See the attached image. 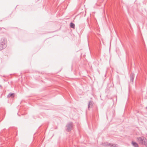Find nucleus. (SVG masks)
<instances>
[{"instance_id": "9", "label": "nucleus", "mask_w": 147, "mask_h": 147, "mask_svg": "<svg viewBox=\"0 0 147 147\" xmlns=\"http://www.w3.org/2000/svg\"><path fill=\"white\" fill-rule=\"evenodd\" d=\"M108 146L110 147H115L116 146V144H113L110 143H108Z\"/></svg>"}, {"instance_id": "12", "label": "nucleus", "mask_w": 147, "mask_h": 147, "mask_svg": "<svg viewBox=\"0 0 147 147\" xmlns=\"http://www.w3.org/2000/svg\"><path fill=\"white\" fill-rule=\"evenodd\" d=\"M2 94H1V96H0V98H1V96H2Z\"/></svg>"}, {"instance_id": "1", "label": "nucleus", "mask_w": 147, "mask_h": 147, "mask_svg": "<svg viewBox=\"0 0 147 147\" xmlns=\"http://www.w3.org/2000/svg\"><path fill=\"white\" fill-rule=\"evenodd\" d=\"M7 46V40L5 38H3L0 40V51L4 49Z\"/></svg>"}, {"instance_id": "4", "label": "nucleus", "mask_w": 147, "mask_h": 147, "mask_svg": "<svg viewBox=\"0 0 147 147\" xmlns=\"http://www.w3.org/2000/svg\"><path fill=\"white\" fill-rule=\"evenodd\" d=\"M94 104V102L93 101H89L88 103V109H89L90 107H92V106H93Z\"/></svg>"}, {"instance_id": "10", "label": "nucleus", "mask_w": 147, "mask_h": 147, "mask_svg": "<svg viewBox=\"0 0 147 147\" xmlns=\"http://www.w3.org/2000/svg\"><path fill=\"white\" fill-rule=\"evenodd\" d=\"M108 143L106 142V143H105L104 144V145L105 146H108Z\"/></svg>"}, {"instance_id": "7", "label": "nucleus", "mask_w": 147, "mask_h": 147, "mask_svg": "<svg viewBox=\"0 0 147 147\" xmlns=\"http://www.w3.org/2000/svg\"><path fill=\"white\" fill-rule=\"evenodd\" d=\"M131 143L134 147H139L138 145L136 142L132 141Z\"/></svg>"}, {"instance_id": "3", "label": "nucleus", "mask_w": 147, "mask_h": 147, "mask_svg": "<svg viewBox=\"0 0 147 147\" xmlns=\"http://www.w3.org/2000/svg\"><path fill=\"white\" fill-rule=\"evenodd\" d=\"M72 126V123L71 122L69 123L66 125V131L68 132L70 131L71 130Z\"/></svg>"}, {"instance_id": "8", "label": "nucleus", "mask_w": 147, "mask_h": 147, "mask_svg": "<svg viewBox=\"0 0 147 147\" xmlns=\"http://www.w3.org/2000/svg\"><path fill=\"white\" fill-rule=\"evenodd\" d=\"M70 26L71 28L74 29L75 27V24L72 22H71L70 24Z\"/></svg>"}, {"instance_id": "2", "label": "nucleus", "mask_w": 147, "mask_h": 147, "mask_svg": "<svg viewBox=\"0 0 147 147\" xmlns=\"http://www.w3.org/2000/svg\"><path fill=\"white\" fill-rule=\"evenodd\" d=\"M138 142L140 144L145 145L147 147V139L143 136L138 137L137 138Z\"/></svg>"}, {"instance_id": "11", "label": "nucleus", "mask_w": 147, "mask_h": 147, "mask_svg": "<svg viewBox=\"0 0 147 147\" xmlns=\"http://www.w3.org/2000/svg\"><path fill=\"white\" fill-rule=\"evenodd\" d=\"M0 87L1 88H2V86H1V85H0Z\"/></svg>"}, {"instance_id": "13", "label": "nucleus", "mask_w": 147, "mask_h": 147, "mask_svg": "<svg viewBox=\"0 0 147 147\" xmlns=\"http://www.w3.org/2000/svg\"><path fill=\"white\" fill-rule=\"evenodd\" d=\"M146 109H147V107H146Z\"/></svg>"}, {"instance_id": "5", "label": "nucleus", "mask_w": 147, "mask_h": 147, "mask_svg": "<svg viewBox=\"0 0 147 147\" xmlns=\"http://www.w3.org/2000/svg\"><path fill=\"white\" fill-rule=\"evenodd\" d=\"M15 96V94L14 93H10L7 96L8 98L11 97V98H14Z\"/></svg>"}, {"instance_id": "6", "label": "nucleus", "mask_w": 147, "mask_h": 147, "mask_svg": "<svg viewBox=\"0 0 147 147\" xmlns=\"http://www.w3.org/2000/svg\"><path fill=\"white\" fill-rule=\"evenodd\" d=\"M134 75L133 73H131L130 75V81L133 82L134 81Z\"/></svg>"}]
</instances>
